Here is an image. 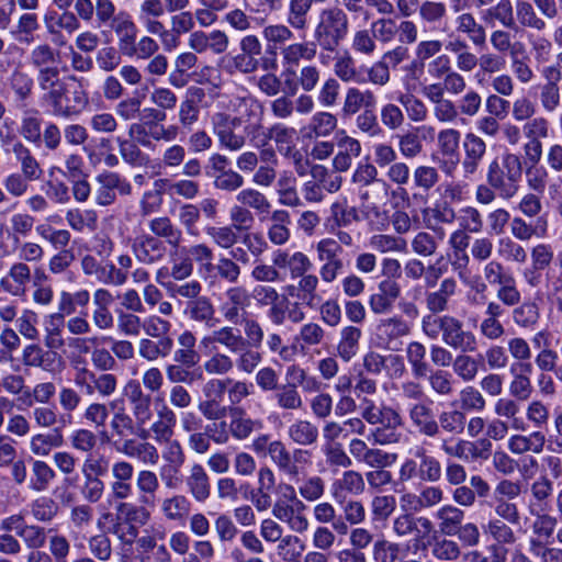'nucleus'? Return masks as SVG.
Instances as JSON below:
<instances>
[{
    "mask_svg": "<svg viewBox=\"0 0 562 562\" xmlns=\"http://www.w3.org/2000/svg\"><path fill=\"white\" fill-rule=\"evenodd\" d=\"M407 361L415 379H423L429 371V364L426 362V347L418 341H412L406 348Z\"/></svg>",
    "mask_w": 562,
    "mask_h": 562,
    "instance_id": "nucleus-57",
    "label": "nucleus"
},
{
    "mask_svg": "<svg viewBox=\"0 0 562 562\" xmlns=\"http://www.w3.org/2000/svg\"><path fill=\"white\" fill-rule=\"evenodd\" d=\"M146 505H136L127 502H120L115 505V517L126 524L140 526L147 524L150 518Z\"/></svg>",
    "mask_w": 562,
    "mask_h": 562,
    "instance_id": "nucleus-55",
    "label": "nucleus"
},
{
    "mask_svg": "<svg viewBox=\"0 0 562 562\" xmlns=\"http://www.w3.org/2000/svg\"><path fill=\"white\" fill-rule=\"evenodd\" d=\"M64 443L63 431L56 427L52 432L34 435L30 441V450L34 456L47 457L53 449L59 448Z\"/></svg>",
    "mask_w": 562,
    "mask_h": 562,
    "instance_id": "nucleus-41",
    "label": "nucleus"
},
{
    "mask_svg": "<svg viewBox=\"0 0 562 562\" xmlns=\"http://www.w3.org/2000/svg\"><path fill=\"white\" fill-rule=\"evenodd\" d=\"M65 318L60 314H52L45 327L44 344L48 349L58 350L64 347L63 327Z\"/></svg>",
    "mask_w": 562,
    "mask_h": 562,
    "instance_id": "nucleus-58",
    "label": "nucleus"
},
{
    "mask_svg": "<svg viewBox=\"0 0 562 562\" xmlns=\"http://www.w3.org/2000/svg\"><path fill=\"white\" fill-rule=\"evenodd\" d=\"M206 92L198 86H190L178 109V121L183 130L192 131L200 119L201 108L205 103Z\"/></svg>",
    "mask_w": 562,
    "mask_h": 562,
    "instance_id": "nucleus-10",
    "label": "nucleus"
},
{
    "mask_svg": "<svg viewBox=\"0 0 562 562\" xmlns=\"http://www.w3.org/2000/svg\"><path fill=\"white\" fill-rule=\"evenodd\" d=\"M12 153L20 164L21 175L31 181H37L42 178L43 169L29 147L22 142H16L13 144Z\"/></svg>",
    "mask_w": 562,
    "mask_h": 562,
    "instance_id": "nucleus-32",
    "label": "nucleus"
},
{
    "mask_svg": "<svg viewBox=\"0 0 562 562\" xmlns=\"http://www.w3.org/2000/svg\"><path fill=\"white\" fill-rule=\"evenodd\" d=\"M392 531L398 538L414 536L416 543H418L422 538L434 531V524L428 517L403 513L394 518ZM415 546L417 549L419 548L417 544Z\"/></svg>",
    "mask_w": 562,
    "mask_h": 562,
    "instance_id": "nucleus-12",
    "label": "nucleus"
},
{
    "mask_svg": "<svg viewBox=\"0 0 562 562\" xmlns=\"http://www.w3.org/2000/svg\"><path fill=\"white\" fill-rule=\"evenodd\" d=\"M371 554L374 562H397L401 559L402 546L381 536L373 542Z\"/></svg>",
    "mask_w": 562,
    "mask_h": 562,
    "instance_id": "nucleus-56",
    "label": "nucleus"
},
{
    "mask_svg": "<svg viewBox=\"0 0 562 562\" xmlns=\"http://www.w3.org/2000/svg\"><path fill=\"white\" fill-rule=\"evenodd\" d=\"M338 151L333 159V166L336 171H347L352 160L361 154V145L358 139L350 136H344L337 143Z\"/></svg>",
    "mask_w": 562,
    "mask_h": 562,
    "instance_id": "nucleus-33",
    "label": "nucleus"
},
{
    "mask_svg": "<svg viewBox=\"0 0 562 562\" xmlns=\"http://www.w3.org/2000/svg\"><path fill=\"white\" fill-rule=\"evenodd\" d=\"M273 516L286 522L291 530L303 533L308 529V520L302 514H295L290 503L283 501H277L272 508Z\"/></svg>",
    "mask_w": 562,
    "mask_h": 562,
    "instance_id": "nucleus-51",
    "label": "nucleus"
},
{
    "mask_svg": "<svg viewBox=\"0 0 562 562\" xmlns=\"http://www.w3.org/2000/svg\"><path fill=\"white\" fill-rule=\"evenodd\" d=\"M464 516V512L453 505H443L435 514L439 531L448 537L454 536L459 531Z\"/></svg>",
    "mask_w": 562,
    "mask_h": 562,
    "instance_id": "nucleus-38",
    "label": "nucleus"
},
{
    "mask_svg": "<svg viewBox=\"0 0 562 562\" xmlns=\"http://www.w3.org/2000/svg\"><path fill=\"white\" fill-rule=\"evenodd\" d=\"M164 285L171 297L186 299L187 302L199 297L203 289L201 282L195 279L186 282H167Z\"/></svg>",
    "mask_w": 562,
    "mask_h": 562,
    "instance_id": "nucleus-62",
    "label": "nucleus"
},
{
    "mask_svg": "<svg viewBox=\"0 0 562 562\" xmlns=\"http://www.w3.org/2000/svg\"><path fill=\"white\" fill-rule=\"evenodd\" d=\"M361 336L362 331L359 327L349 325L341 329L337 345V355L345 362H349L357 355Z\"/></svg>",
    "mask_w": 562,
    "mask_h": 562,
    "instance_id": "nucleus-47",
    "label": "nucleus"
},
{
    "mask_svg": "<svg viewBox=\"0 0 562 562\" xmlns=\"http://www.w3.org/2000/svg\"><path fill=\"white\" fill-rule=\"evenodd\" d=\"M192 368L182 363H168L165 367L167 380L175 385H192L195 382L202 381V370Z\"/></svg>",
    "mask_w": 562,
    "mask_h": 562,
    "instance_id": "nucleus-49",
    "label": "nucleus"
},
{
    "mask_svg": "<svg viewBox=\"0 0 562 562\" xmlns=\"http://www.w3.org/2000/svg\"><path fill=\"white\" fill-rule=\"evenodd\" d=\"M456 292L457 281L453 278L443 279L437 290L426 292V307L431 314H439L448 311L449 302L456 295Z\"/></svg>",
    "mask_w": 562,
    "mask_h": 562,
    "instance_id": "nucleus-22",
    "label": "nucleus"
},
{
    "mask_svg": "<svg viewBox=\"0 0 562 562\" xmlns=\"http://www.w3.org/2000/svg\"><path fill=\"white\" fill-rule=\"evenodd\" d=\"M175 342L171 337L156 338H140L138 341V355L140 358L155 362L158 359L169 357L173 350Z\"/></svg>",
    "mask_w": 562,
    "mask_h": 562,
    "instance_id": "nucleus-27",
    "label": "nucleus"
},
{
    "mask_svg": "<svg viewBox=\"0 0 562 562\" xmlns=\"http://www.w3.org/2000/svg\"><path fill=\"white\" fill-rule=\"evenodd\" d=\"M318 436V427L306 419H296L288 427V437L299 446H313Z\"/></svg>",
    "mask_w": 562,
    "mask_h": 562,
    "instance_id": "nucleus-42",
    "label": "nucleus"
},
{
    "mask_svg": "<svg viewBox=\"0 0 562 562\" xmlns=\"http://www.w3.org/2000/svg\"><path fill=\"white\" fill-rule=\"evenodd\" d=\"M156 188H161L170 195H178L187 200H193L200 193V184L190 179H180L171 181L167 178H161L155 181Z\"/></svg>",
    "mask_w": 562,
    "mask_h": 562,
    "instance_id": "nucleus-45",
    "label": "nucleus"
},
{
    "mask_svg": "<svg viewBox=\"0 0 562 562\" xmlns=\"http://www.w3.org/2000/svg\"><path fill=\"white\" fill-rule=\"evenodd\" d=\"M317 260L322 262L319 277L323 282L331 283L345 270V262L341 258L344 252L336 239L323 238L315 246Z\"/></svg>",
    "mask_w": 562,
    "mask_h": 562,
    "instance_id": "nucleus-5",
    "label": "nucleus"
},
{
    "mask_svg": "<svg viewBox=\"0 0 562 562\" xmlns=\"http://www.w3.org/2000/svg\"><path fill=\"white\" fill-rule=\"evenodd\" d=\"M148 233L151 236H157L158 239L164 240L176 252L180 249L183 240L182 231L171 221L169 216H157L148 222Z\"/></svg>",
    "mask_w": 562,
    "mask_h": 562,
    "instance_id": "nucleus-18",
    "label": "nucleus"
},
{
    "mask_svg": "<svg viewBox=\"0 0 562 562\" xmlns=\"http://www.w3.org/2000/svg\"><path fill=\"white\" fill-rule=\"evenodd\" d=\"M228 416L231 420L232 438L236 440H246L251 434L263 428L261 419L249 417L246 411L240 406H231Z\"/></svg>",
    "mask_w": 562,
    "mask_h": 562,
    "instance_id": "nucleus-19",
    "label": "nucleus"
},
{
    "mask_svg": "<svg viewBox=\"0 0 562 562\" xmlns=\"http://www.w3.org/2000/svg\"><path fill=\"white\" fill-rule=\"evenodd\" d=\"M246 341L239 329L223 326L213 330L211 335L203 337L201 344L205 347L216 344L235 355L237 351H241L240 349L246 346Z\"/></svg>",
    "mask_w": 562,
    "mask_h": 562,
    "instance_id": "nucleus-20",
    "label": "nucleus"
},
{
    "mask_svg": "<svg viewBox=\"0 0 562 562\" xmlns=\"http://www.w3.org/2000/svg\"><path fill=\"white\" fill-rule=\"evenodd\" d=\"M442 476L440 461L428 453L423 447H417L412 457L405 458L400 465L397 482L406 484L413 481L436 483Z\"/></svg>",
    "mask_w": 562,
    "mask_h": 562,
    "instance_id": "nucleus-4",
    "label": "nucleus"
},
{
    "mask_svg": "<svg viewBox=\"0 0 562 562\" xmlns=\"http://www.w3.org/2000/svg\"><path fill=\"white\" fill-rule=\"evenodd\" d=\"M226 299L221 305L222 315L227 322L237 324L240 311L247 305L248 294L244 288L235 286L226 291Z\"/></svg>",
    "mask_w": 562,
    "mask_h": 562,
    "instance_id": "nucleus-34",
    "label": "nucleus"
},
{
    "mask_svg": "<svg viewBox=\"0 0 562 562\" xmlns=\"http://www.w3.org/2000/svg\"><path fill=\"white\" fill-rule=\"evenodd\" d=\"M116 450L128 458H136L145 464L154 465L159 460L157 448L147 441H137L135 439H125Z\"/></svg>",
    "mask_w": 562,
    "mask_h": 562,
    "instance_id": "nucleus-29",
    "label": "nucleus"
},
{
    "mask_svg": "<svg viewBox=\"0 0 562 562\" xmlns=\"http://www.w3.org/2000/svg\"><path fill=\"white\" fill-rule=\"evenodd\" d=\"M296 137V130L289 127L284 124L277 123L270 126L261 138L259 146L268 145V140L276 143L277 149L280 154L289 156L294 148V140Z\"/></svg>",
    "mask_w": 562,
    "mask_h": 562,
    "instance_id": "nucleus-26",
    "label": "nucleus"
},
{
    "mask_svg": "<svg viewBox=\"0 0 562 562\" xmlns=\"http://www.w3.org/2000/svg\"><path fill=\"white\" fill-rule=\"evenodd\" d=\"M408 417L419 435L435 438L439 435V425L429 404L413 403L408 406Z\"/></svg>",
    "mask_w": 562,
    "mask_h": 562,
    "instance_id": "nucleus-15",
    "label": "nucleus"
},
{
    "mask_svg": "<svg viewBox=\"0 0 562 562\" xmlns=\"http://www.w3.org/2000/svg\"><path fill=\"white\" fill-rule=\"evenodd\" d=\"M513 323L521 329L533 330L540 321V307L530 300L517 304L512 310Z\"/></svg>",
    "mask_w": 562,
    "mask_h": 562,
    "instance_id": "nucleus-37",
    "label": "nucleus"
},
{
    "mask_svg": "<svg viewBox=\"0 0 562 562\" xmlns=\"http://www.w3.org/2000/svg\"><path fill=\"white\" fill-rule=\"evenodd\" d=\"M324 2L326 0H290L286 13L289 26L296 31H305L313 4Z\"/></svg>",
    "mask_w": 562,
    "mask_h": 562,
    "instance_id": "nucleus-36",
    "label": "nucleus"
},
{
    "mask_svg": "<svg viewBox=\"0 0 562 562\" xmlns=\"http://www.w3.org/2000/svg\"><path fill=\"white\" fill-rule=\"evenodd\" d=\"M127 398L132 405V413L139 429L150 420L151 397L145 394L137 383L127 385Z\"/></svg>",
    "mask_w": 562,
    "mask_h": 562,
    "instance_id": "nucleus-23",
    "label": "nucleus"
},
{
    "mask_svg": "<svg viewBox=\"0 0 562 562\" xmlns=\"http://www.w3.org/2000/svg\"><path fill=\"white\" fill-rule=\"evenodd\" d=\"M420 20L429 25H440L448 15L446 3L435 0H425L419 5Z\"/></svg>",
    "mask_w": 562,
    "mask_h": 562,
    "instance_id": "nucleus-60",
    "label": "nucleus"
},
{
    "mask_svg": "<svg viewBox=\"0 0 562 562\" xmlns=\"http://www.w3.org/2000/svg\"><path fill=\"white\" fill-rule=\"evenodd\" d=\"M43 114L38 109L31 108L23 111L19 133L29 143L40 146L42 144Z\"/></svg>",
    "mask_w": 562,
    "mask_h": 562,
    "instance_id": "nucleus-28",
    "label": "nucleus"
},
{
    "mask_svg": "<svg viewBox=\"0 0 562 562\" xmlns=\"http://www.w3.org/2000/svg\"><path fill=\"white\" fill-rule=\"evenodd\" d=\"M482 20L486 23L498 21L506 29L517 30L513 5L509 0H501L495 5L483 10Z\"/></svg>",
    "mask_w": 562,
    "mask_h": 562,
    "instance_id": "nucleus-53",
    "label": "nucleus"
},
{
    "mask_svg": "<svg viewBox=\"0 0 562 562\" xmlns=\"http://www.w3.org/2000/svg\"><path fill=\"white\" fill-rule=\"evenodd\" d=\"M176 425V413L169 406L164 405L157 411V418L150 428L146 429L143 426L138 436L144 440L151 437L155 442L164 445V441H169L173 437Z\"/></svg>",
    "mask_w": 562,
    "mask_h": 562,
    "instance_id": "nucleus-13",
    "label": "nucleus"
},
{
    "mask_svg": "<svg viewBox=\"0 0 562 562\" xmlns=\"http://www.w3.org/2000/svg\"><path fill=\"white\" fill-rule=\"evenodd\" d=\"M483 528L498 544H514L517 540L513 528L499 518L490 519Z\"/></svg>",
    "mask_w": 562,
    "mask_h": 562,
    "instance_id": "nucleus-63",
    "label": "nucleus"
},
{
    "mask_svg": "<svg viewBox=\"0 0 562 562\" xmlns=\"http://www.w3.org/2000/svg\"><path fill=\"white\" fill-rule=\"evenodd\" d=\"M123 161L132 167H148L150 158L140 149V145L131 138H115Z\"/></svg>",
    "mask_w": 562,
    "mask_h": 562,
    "instance_id": "nucleus-40",
    "label": "nucleus"
},
{
    "mask_svg": "<svg viewBox=\"0 0 562 562\" xmlns=\"http://www.w3.org/2000/svg\"><path fill=\"white\" fill-rule=\"evenodd\" d=\"M160 487L157 474L150 470H139L136 474L138 502L142 505L154 506L156 493Z\"/></svg>",
    "mask_w": 562,
    "mask_h": 562,
    "instance_id": "nucleus-39",
    "label": "nucleus"
},
{
    "mask_svg": "<svg viewBox=\"0 0 562 562\" xmlns=\"http://www.w3.org/2000/svg\"><path fill=\"white\" fill-rule=\"evenodd\" d=\"M189 493L196 502H205L211 494V484L205 469L200 463H194L186 479Z\"/></svg>",
    "mask_w": 562,
    "mask_h": 562,
    "instance_id": "nucleus-30",
    "label": "nucleus"
},
{
    "mask_svg": "<svg viewBox=\"0 0 562 562\" xmlns=\"http://www.w3.org/2000/svg\"><path fill=\"white\" fill-rule=\"evenodd\" d=\"M546 437L541 431H533L528 436L514 435L508 440V449L515 454L525 452L540 453L543 450Z\"/></svg>",
    "mask_w": 562,
    "mask_h": 562,
    "instance_id": "nucleus-46",
    "label": "nucleus"
},
{
    "mask_svg": "<svg viewBox=\"0 0 562 562\" xmlns=\"http://www.w3.org/2000/svg\"><path fill=\"white\" fill-rule=\"evenodd\" d=\"M88 105L89 95L81 85L68 88L65 92L61 110L58 111L57 117L71 119L79 116Z\"/></svg>",
    "mask_w": 562,
    "mask_h": 562,
    "instance_id": "nucleus-24",
    "label": "nucleus"
},
{
    "mask_svg": "<svg viewBox=\"0 0 562 562\" xmlns=\"http://www.w3.org/2000/svg\"><path fill=\"white\" fill-rule=\"evenodd\" d=\"M366 483L361 473L348 470L345 471L340 479L336 480L331 485V492L335 499L342 497V493L359 495L364 491Z\"/></svg>",
    "mask_w": 562,
    "mask_h": 562,
    "instance_id": "nucleus-48",
    "label": "nucleus"
},
{
    "mask_svg": "<svg viewBox=\"0 0 562 562\" xmlns=\"http://www.w3.org/2000/svg\"><path fill=\"white\" fill-rule=\"evenodd\" d=\"M31 472L29 487L38 493L48 490L50 483L56 477L55 470L47 462L38 459H32Z\"/></svg>",
    "mask_w": 562,
    "mask_h": 562,
    "instance_id": "nucleus-50",
    "label": "nucleus"
},
{
    "mask_svg": "<svg viewBox=\"0 0 562 562\" xmlns=\"http://www.w3.org/2000/svg\"><path fill=\"white\" fill-rule=\"evenodd\" d=\"M183 315L192 322L202 323L206 326H214L215 308L210 297L200 295L191 302H186Z\"/></svg>",
    "mask_w": 562,
    "mask_h": 562,
    "instance_id": "nucleus-25",
    "label": "nucleus"
},
{
    "mask_svg": "<svg viewBox=\"0 0 562 562\" xmlns=\"http://www.w3.org/2000/svg\"><path fill=\"white\" fill-rule=\"evenodd\" d=\"M510 68L515 77L521 83H529L535 74L529 65L530 57L527 54L526 47L521 42H516V46L510 52Z\"/></svg>",
    "mask_w": 562,
    "mask_h": 562,
    "instance_id": "nucleus-43",
    "label": "nucleus"
},
{
    "mask_svg": "<svg viewBox=\"0 0 562 562\" xmlns=\"http://www.w3.org/2000/svg\"><path fill=\"white\" fill-rule=\"evenodd\" d=\"M277 195L281 205L289 207L303 206V201L297 192V179L291 171H284L278 178Z\"/></svg>",
    "mask_w": 562,
    "mask_h": 562,
    "instance_id": "nucleus-31",
    "label": "nucleus"
},
{
    "mask_svg": "<svg viewBox=\"0 0 562 562\" xmlns=\"http://www.w3.org/2000/svg\"><path fill=\"white\" fill-rule=\"evenodd\" d=\"M237 202L245 207L255 210L258 214H267L270 212L271 203L267 196L260 191L247 188L240 190L236 195Z\"/></svg>",
    "mask_w": 562,
    "mask_h": 562,
    "instance_id": "nucleus-59",
    "label": "nucleus"
},
{
    "mask_svg": "<svg viewBox=\"0 0 562 562\" xmlns=\"http://www.w3.org/2000/svg\"><path fill=\"white\" fill-rule=\"evenodd\" d=\"M212 131L218 145L231 151L240 150L247 142L259 137L263 128L262 108L255 100H243L239 104L238 115L216 112L211 117Z\"/></svg>",
    "mask_w": 562,
    "mask_h": 562,
    "instance_id": "nucleus-1",
    "label": "nucleus"
},
{
    "mask_svg": "<svg viewBox=\"0 0 562 562\" xmlns=\"http://www.w3.org/2000/svg\"><path fill=\"white\" fill-rule=\"evenodd\" d=\"M334 74L342 82L366 83L367 78L358 70L355 59L346 53L335 58Z\"/></svg>",
    "mask_w": 562,
    "mask_h": 562,
    "instance_id": "nucleus-54",
    "label": "nucleus"
},
{
    "mask_svg": "<svg viewBox=\"0 0 562 562\" xmlns=\"http://www.w3.org/2000/svg\"><path fill=\"white\" fill-rule=\"evenodd\" d=\"M378 98L370 89L349 87L346 90L341 112L344 116H352L371 108H376Z\"/></svg>",
    "mask_w": 562,
    "mask_h": 562,
    "instance_id": "nucleus-17",
    "label": "nucleus"
},
{
    "mask_svg": "<svg viewBox=\"0 0 562 562\" xmlns=\"http://www.w3.org/2000/svg\"><path fill=\"white\" fill-rule=\"evenodd\" d=\"M131 248L136 260L148 266L162 261L167 255V245L164 240L146 233L136 236Z\"/></svg>",
    "mask_w": 562,
    "mask_h": 562,
    "instance_id": "nucleus-11",
    "label": "nucleus"
},
{
    "mask_svg": "<svg viewBox=\"0 0 562 562\" xmlns=\"http://www.w3.org/2000/svg\"><path fill=\"white\" fill-rule=\"evenodd\" d=\"M97 189L94 201L97 205L109 206L113 204L121 195H130L132 192L131 183L120 173L113 171H103L95 177Z\"/></svg>",
    "mask_w": 562,
    "mask_h": 562,
    "instance_id": "nucleus-6",
    "label": "nucleus"
},
{
    "mask_svg": "<svg viewBox=\"0 0 562 562\" xmlns=\"http://www.w3.org/2000/svg\"><path fill=\"white\" fill-rule=\"evenodd\" d=\"M522 173L521 157L514 153H505L501 161L494 158L488 164L486 182L497 190L499 198L510 200L520 190Z\"/></svg>",
    "mask_w": 562,
    "mask_h": 562,
    "instance_id": "nucleus-2",
    "label": "nucleus"
},
{
    "mask_svg": "<svg viewBox=\"0 0 562 562\" xmlns=\"http://www.w3.org/2000/svg\"><path fill=\"white\" fill-rule=\"evenodd\" d=\"M447 324L442 333V342L452 350L461 352H474L477 349V339L473 331L465 330L463 323L448 315Z\"/></svg>",
    "mask_w": 562,
    "mask_h": 562,
    "instance_id": "nucleus-9",
    "label": "nucleus"
},
{
    "mask_svg": "<svg viewBox=\"0 0 562 562\" xmlns=\"http://www.w3.org/2000/svg\"><path fill=\"white\" fill-rule=\"evenodd\" d=\"M468 353L460 351L452 363V374L467 383L473 381L479 373V361Z\"/></svg>",
    "mask_w": 562,
    "mask_h": 562,
    "instance_id": "nucleus-61",
    "label": "nucleus"
},
{
    "mask_svg": "<svg viewBox=\"0 0 562 562\" xmlns=\"http://www.w3.org/2000/svg\"><path fill=\"white\" fill-rule=\"evenodd\" d=\"M516 15L518 22L524 27L543 31L547 27L544 20L536 13L532 4L528 1H517Z\"/></svg>",
    "mask_w": 562,
    "mask_h": 562,
    "instance_id": "nucleus-64",
    "label": "nucleus"
},
{
    "mask_svg": "<svg viewBox=\"0 0 562 562\" xmlns=\"http://www.w3.org/2000/svg\"><path fill=\"white\" fill-rule=\"evenodd\" d=\"M268 454L279 471L291 477L299 475V464H306L310 458L308 451L303 449H294L290 452L281 440L269 443Z\"/></svg>",
    "mask_w": 562,
    "mask_h": 562,
    "instance_id": "nucleus-7",
    "label": "nucleus"
},
{
    "mask_svg": "<svg viewBox=\"0 0 562 562\" xmlns=\"http://www.w3.org/2000/svg\"><path fill=\"white\" fill-rule=\"evenodd\" d=\"M456 30L467 35L474 46L481 47L486 42L485 27L470 12H463L456 18Z\"/></svg>",
    "mask_w": 562,
    "mask_h": 562,
    "instance_id": "nucleus-35",
    "label": "nucleus"
},
{
    "mask_svg": "<svg viewBox=\"0 0 562 562\" xmlns=\"http://www.w3.org/2000/svg\"><path fill=\"white\" fill-rule=\"evenodd\" d=\"M464 157L461 162L465 178H471L479 170L483 161L487 146L486 143L476 134L468 133L463 139Z\"/></svg>",
    "mask_w": 562,
    "mask_h": 562,
    "instance_id": "nucleus-14",
    "label": "nucleus"
},
{
    "mask_svg": "<svg viewBox=\"0 0 562 562\" xmlns=\"http://www.w3.org/2000/svg\"><path fill=\"white\" fill-rule=\"evenodd\" d=\"M31 277L30 267L25 262L19 261L10 267L5 277L1 278L0 286L14 296H21L25 294Z\"/></svg>",
    "mask_w": 562,
    "mask_h": 562,
    "instance_id": "nucleus-21",
    "label": "nucleus"
},
{
    "mask_svg": "<svg viewBox=\"0 0 562 562\" xmlns=\"http://www.w3.org/2000/svg\"><path fill=\"white\" fill-rule=\"evenodd\" d=\"M404 425L401 414L392 406H384L380 420L372 429L369 439L378 445H393L401 440L400 428Z\"/></svg>",
    "mask_w": 562,
    "mask_h": 562,
    "instance_id": "nucleus-8",
    "label": "nucleus"
},
{
    "mask_svg": "<svg viewBox=\"0 0 562 562\" xmlns=\"http://www.w3.org/2000/svg\"><path fill=\"white\" fill-rule=\"evenodd\" d=\"M427 380L430 391L440 397H450L454 393L453 374L443 369H431L424 378Z\"/></svg>",
    "mask_w": 562,
    "mask_h": 562,
    "instance_id": "nucleus-44",
    "label": "nucleus"
},
{
    "mask_svg": "<svg viewBox=\"0 0 562 562\" xmlns=\"http://www.w3.org/2000/svg\"><path fill=\"white\" fill-rule=\"evenodd\" d=\"M548 226L547 216H538L530 222H527L521 216H514L509 223L512 236L521 241L532 238H544L548 235Z\"/></svg>",
    "mask_w": 562,
    "mask_h": 562,
    "instance_id": "nucleus-16",
    "label": "nucleus"
},
{
    "mask_svg": "<svg viewBox=\"0 0 562 562\" xmlns=\"http://www.w3.org/2000/svg\"><path fill=\"white\" fill-rule=\"evenodd\" d=\"M349 33V19L339 7H327L318 12L314 26V45L333 53Z\"/></svg>",
    "mask_w": 562,
    "mask_h": 562,
    "instance_id": "nucleus-3",
    "label": "nucleus"
},
{
    "mask_svg": "<svg viewBox=\"0 0 562 562\" xmlns=\"http://www.w3.org/2000/svg\"><path fill=\"white\" fill-rule=\"evenodd\" d=\"M160 509L167 520L183 521L190 514L191 503L187 496L176 494L162 499Z\"/></svg>",
    "mask_w": 562,
    "mask_h": 562,
    "instance_id": "nucleus-52",
    "label": "nucleus"
}]
</instances>
